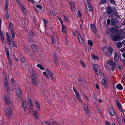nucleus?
<instances>
[{
	"label": "nucleus",
	"instance_id": "f257e3e1",
	"mask_svg": "<svg viewBox=\"0 0 125 125\" xmlns=\"http://www.w3.org/2000/svg\"><path fill=\"white\" fill-rule=\"evenodd\" d=\"M14 89L15 90L16 93L18 98H21L22 96V93L21 90L19 88L17 85L13 84L12 88L11 89V90L12 91H13Z\"/></svg>",
	"mask_w": 125,
	"mask_h": 125
},
{
	"label": "nucleus",
	"instance_id": "f03ea898",
	"mask_svg": "<svg viewBox=\"0 0 125 125\" xmlns=\"http://www.w3.org/2000/svg\"><path fill=\"white\" fill-rule=\"evenodd\" d=\"M116 104L120 111L122 112V114H121V119L123 123H124L125 124V114L124 113V112H125V109L123 110L121 104L117 101H116Z\"/></svg>",
	"mask_w": 125,
	"mask_h": 125
},
{
	"label": "nucleus",
	"instance_id": "7ed1b4c3",
	"mask_svg": "<svg viewBox=\"0 0 125 125\" xmlns=\"http://www.w3.org/2000/svg\"><path fill=\"white\" fill-rule=\"evenodd\" d=\"M6 116L8 118H10L12 114V111L10 107H9L5 111Z\"/></svg>",
	"mask_w": 125,
	"mask_h": 125
},
{
	"label": "nucleus",
	"instance_id": "20e7f679",
	"mask_svg": "<svg viewBox=\"0 0 125 125\" xmlns=\"http://www.w3.org/2000/svg\"><path fill=\"white\" fill-rule=\"evenodd\" d=\"M4 102L7 106H9L10 107L12 106L13 105V103L12 100L10 98L6 99L4 100Z\"/></svg>",
	"mask_w": 125,
	"mask_h": 125
},
{
	"label": "nucleus",
	"instance_id": "39448f33",
	"mask_svg": "<svg viewBox=\"0 0 125 125\" xmlns=\"http://www.w3.org/2000/svg\"><path fill=\"white\" fill-rule=\"evenodd\" d=\"M93 65L94 66V70L95 72L97 75H99L100 74V72L101 71L100 70L99 68V66L97 64H93Z\"/></svg>",
	"mask_w": 125,
	"mask_h": 125
},
{
	"label": "nucleus",
	"instance_id": "423d86ee",
	"mask_svg": "<svg viewBox=\"0 0 125 125\" xmlns=\"http://www.w3.org/2000/svg\"><path fill=\"white\" fill-rule=\"evenodd\" d=\"M28 104L29 107V111L30 112H31L33 108V104L30 98H28Z\"/></svg>",
	"mask_w": 125,
	"mask_h": 125
},
{
	"label": "nucleus",
	"instance_id": "0eeeda50",
	"mask_svg": "<svg viewBox=\"0 0 125 125\" xmlns=\"http://www.w3.org/2000/svg\"><path fill=\"white\" fill-rule=\"evenodd\" d=\"M117 30H114V27L112 29L109 28L106 30V33L107 34H112L111 33H118V32H115Z\"/></svg>",
	"mask_w": 125,
	"mask_h": 125
},
{
	"label": "nucleus",
	"instance_id": "6e6552de",
	"mask_svg": "<svg viewBox=\"0 0 125 125\" xmlns=\"http://www.w3.org/2000/svg\"><path fill=\"white\" fill-rule=\"evenodd\" d=\"M86 5L87 10L90 11H92L93 10V6L91 4L87 1Z\"/></svg>",
	"mask_w": 125,
	"mask_h": 125
},
{
	"label": "nucleus",
	"instance_id": "1a4fd4ad",
	"mask_svg": "<svg viewBox=\"0 0 125 125\" xmlns=\"http://www.w3.org/2000/svg\"><path fill=\"white\" fill-rule=\"evenodd\" d=\"M116 11V9L115 7H108L107 11V13L109 14L111 13L112 12H114Z\"/></svg>",
	"mask_w": 125,
	"mask_h": 125
},
{
	"label": "nucleus",
	"instance_id": "9d476101",
	"mask_svg": "<svg viewBox=\"0 0 125 125\" xmlns=\"http://www.w3.org/2000/svg\"><path fill=\"white\" fill-rule=\"evenodd\" d=\"M113 51L112 48L111 47H109L107 50L106 55L108 57L110 56Z\"/></svg>",
	"mask_w": 125,
	"mask_h": 125
},
{
	"label": "nucleus",
	"instance_id": "9b49d317",
	"mask_svg": "<svg viewBox=\"0 0 125 125\" xmlns=\"http://www.w3.org/2000/svg\"><path fill=\"white\" fill-rule=\"evenodd\" d=\"M108 109L110 114L111 115L114 116L115 114V112L113 108L112 107L110 106L109 107Z\"/></svg>",
	"mask_w": 125,
	"mask_h": 125
},
{
	"label": "nucleus",
	"instance_id": "f8f14e48",
	"mask_svg": "<svg viewBox=\"0 0 125 125\" xmlns=\"http://www.w3.org/2000/svg\"><path fill=\"white\" fill-rule=\"evenodd\" d=\"M32 114L35 118L37 119L38 118L39 115L37 111L36 110H34L32 112Z\"/></svg>",
	"mask_w": 125,
	"mask_h": 125
},
{
	"label": "nucleus",
	"instance_id": "ddd939ff",
	"mask_svg": "<svg viewBox=\"0 0 125 125\" xmlns=\"http://www.w3.org/2000/svg\"><path fill=\"white\" fill-rule=\"evenodd\" d=\"M107 64L111 66H115L116 64L113 60H107Z\"/></svg>",
	"mask_w": 125,
	"mask_h": 125
},
{
	"label": "nucleus",
	"instance_id": "4468645a",
	"mask_svg": "<svg viewBox=\"0 0 125 125\" xmlns=\"http://www.w3.org/2000/svg\"><path fill=\"white\" fill-rule=\"evenodd\" d=\"M90 27L91 28L92 31L94 33H96L97 32V30L96 27L94 24H92L90 26Z\"/></svg>",
	"mask_w": 125,
	"mask_h": 125
},
{
	"label": "nucleus",
	"instance_id": "2eb2a0df",
	"mask_svg": "<svg viewBox=\"0 0 125 125\" xmlns=\"http://www.w3.org/2000/svg\"><path fill=\"white\" fill-rule=\"evenodd\" d=\"M31 78H36V73L34 71L32 70L31 72Z\"/></svg>",
	"mask_w": 125,
	"mask_h": 125
},
{
	"label": "nucleus",
	"instance_id": "dca6fc26",
	"mask_svg": "<svg viewBox=\"0 0 125 125\" xmlns=\"http://www.w3.org/2000/svg\"><path fill=\"white\" fill-rule=\"evenodd\" d=\"M78 36L80 42L82 44H85L83 40V38L81 35L80 34H78Z\"/></svg>",
	"mask_w": 125,
	"mask_h": 125
},
{
	"label": "nucleus",
	"instance_id": "f3484780",
	"mask_svg": "<svg viewBox=\"0 0 125 125\" xmlns=\"http://www.w3.org/2000/svg\"><path fill=\"white\" fill-rule=\"evenodd\" d=\"M70 4L72 10L73 11L75 10V4L73 2H71L70 3Z\"/></svg>",
	"mask_w": 125,
	"mask_h": 125
},
{
	"label": "nucleus",
	"instance_id": "a211bd4d",
	"mask_svg": "<svg viewBox=\"0 0 125 125\" xmlns=\"http://www.w3.org/2000/svg\"><path fill=\"white\" fill-rule=\"evenodd\" d=\"M117 23H118V22L116 18H114L112 19L111 23L112 25H115Z\"/></svg>",
	"mask_w": 125,
	"mask_h": 125
},
{
	"label": "nucleus",
	"instance_id": "6ab92c4d",
	"mask_svg": "<svg viewBox=\"0 0 125 125\" xmlns=\"http://www.w3.org/2000/svg\"><path fill=\"white\" fill-rule=\"evenodd\" d=\"M20 5L23 14L24 15H26L27 13L26 10L25 8L24 7L23 5L21 4Z\"/></svg>",
	"mask_w": 125,
	"mask_h": 125
},
{
	"label": "nucleus",
	"instance_id": "aec40b11",
	"mask_svg": "<svg viewBox=\"0 0 125 125\" xmlns=\"http://www.w3.org/2000/svg\"><path fill=\"white\" fill-rule=\"evenodd\" d=\"M119 59L118 54L117 52H115L114 54V59L115 61H117Z\"/></svg>",
	"mask_w": 125,
	"mask_h": 125
},
{
	"label": "nucleus",
	"instance_id": "412c9836",
	"mask_svg": "<svg viewBox=\"0 0 125 125\" xmlns=\"http://www.w3.org/2000/svg\"><path fill=\"white\" fill-rule=\"evenodd\" d=\"M76 95V97L77 99L79 101V102L82 104H83V102L81 98L80 97V95L78 94Z\"/></svg>",
	"mask_w": 125,
	"mask_h": 125
},
{
	"label": "nucleus",
	"instance_id": "4be33fe9",
	"mask_svg": "<svg viewBox=\"0 0 125 125\" xmlns=\"http://www.w3.org/2000/svg\"><path fill=\"white\" fill-rule=\"evenodd\" d=\"M116 32H118L119 34H122L125 37V32L123 30H117L116 31Z\"/></svg>",
	"mask_w": 125,
	"mask_h": 125
},
{
	"label": "nucleus",
	"instance_id": "5701e85b",
	"mask_svg": "<svg viewBox=\"0 0 125 125\" xmlns=\"http://www.w3.org/2000/svg\"><path fill=\"white\" fill-rule=\"evenodd\" d=\"M32 81V83L34 85H36L38 84V82L36 79V78H31Z\"/></svg>",
	"mask_w": 125,
	"mask_h": 125
},
{
	"label": "nucleus",
	"instance_id": "b1692460",
	"mask_svg": "<svg viewBox=\"0 0 125 125\" xmlns=\"http://www.w3.org/2000/svg\"><path fill=\"white\" fill-rule=\"evenodd\" d=\"M111 36L113 38V40L114 41H117L119 39V37L118 36H115L113 37V35L111 34Z\"/></svg>",
	"mask_w": 125,
	"mask_h": 125
},
{
	"label": "nucleus",
	"instance_id": "393cba45",
	"mask_svg": "<svg viewBox=\"0 0 125 125\" xmlns=\"http://www.w3.org/2000/svg\"><path fill=\"white\" fill-rule=\"evenodd\" d=\"M4 85L6 89L7 92L8 93H9L10 92V89L8 83L5 84Z\"/></svg>",
	"mask_w": 125,
	"mask_h": 125
},
{
	"label": "nucleus",
	"instance_id": "a878e982",
	"mask_svg": "<svg viewBox=\"0 0 125 125\" xmlns=\"http://www.w3.org/2000/svg\"><path fill=\"white\" fill-rule=\"evenodd\" d=\"M35 104L36 107H37L38 110L39 111L40 108L39 103L37 101H35Z\"/></svg>",
	"mask_w": 125,
	"mask_h": 125
},
{
	"label": "nucleus",
	"instance_id": "bb28decb",
	"mask_svg": "<svg viewBox=\"0 0 125 125\" xmlns=\"http://www.w3.org/2000/svg\"><path fill=\"white\" fill-rule=\"evenodd\" d=\"M8 2L7 0H6L5 2V11H8Z\"/></svg>",
	"mask_w": 125,
	"mask_h": 125
},
{
	"label": "nucleus",
	"instance_id": "cd10ccee",
	"mask_svg": "<svg viewBox=\"0 0 125 125\" xmlns=\"http://www.w3.org/2000/svg\"><path fill=\"white\" fill-rule=\"evenodd\" d=\"M117 88L120 90H122L123 89V87L120 84H118L116 85Z\"/></svg>",
	"mask_w": 125,
	"mask_h": 125
},
{
	"label": "nucleus",
	"instance_id": "c85d7f7f",
	"mask_svg": "<svg viewBox=\"0 0 125 125\" xmlns=\"http://www.w3.org/2000/svg\"><path fill=\"white\" fill-rule=\"evenodd\" d=\"M31 48L33 51L36 52L37 50V47L35 45H32L31 47Z\"/></svg>",
	"mask_w": 125,
	"mask_h": 125
},
{
	"label": "nucleus",
	"instance_id": "c756f323",
	"mask_svg": "<svg viewBox=\"0 0 125 125\" xmlns=\"http://www.w3.org/2000/svg\"><path fill=\"white\" fill-rule=\"evenodd\" d=\"M62 25V32L66 33V28L65 26L63 24Z\"/></svg>",
	"mask_w": 125,
	"mask_h": 125
},
{
	"label": "nucleus",
	"instance_id": "7c9ffc66",
	"mask_svg": "<svg viewBox=\"0 0 125 125\" xmlns=\"http://www.w3.org/2000/svg\"><path fill=\"white\" fill-rule=\"evenodd\" d=\"M26 100L25 98H23L22 101V106L26 105Z\"/></svg>",
	"mask_w": 125,
	"mask_h": 125
},
{
	"label": "nucleus",
	"instance_id": "2f4dec72",
	"mask_svg": "<svg viewBox=\"0 0 125 125\" xmlns=\"http://www.w3.org/2000/svg\"><path fill=\"white\" fill-rule=\"evenodd\" d=\"M46 70H47V72L49 75L50 77L53 76V74L52 72L48 70V69H47Z\"/></svg>",
	"mask_w": 125,
	"mask_h": 125
},
{
	"label": "nucleus",
	"instance_id": "473e14b6",
	"mask_svg": "<svg viewBox=\"0 0 125 125\" xmlns=\"http://www.w3.org/2000/svg\"><path fill=\"white\" fill-rule=\"evenodd\" d=\"M116 45L119 48H121L122 46V43L120 42H118L116 43Z\"/></svg>",
	"mask_w": 125,
	"mask_h": 125
},
{
	"label": "nucleus",
	"instance_id": "72a5a7b5",
	"mask_svg": "<svg viewBox=\"0 0 125 125\" xmlns=\"http://www.w3.org/2000/svg\"><path fill=\"white\" fill-rule=\"evenodd\" d=\"M106 79H103L101 80V83L103 85H105L107 83Z\"/></svg>",
	"mask_w": 125,
	"mask_h": 125
},
{
	"label": "nucleus",
	"instance_id": "f704fd0d",
	"mask_svg": "<svg viewBox=\"0 0 125 125\" xmlns=\"http://www.w3.org/2000/svg\"><path fill=\"white\" fill-rule=\"evenodd\" d=\"M5 51L7 54V57L8 56L9 57V50L6 47H5Z\"/></svg>",
	"mask_w": 125,
	"mask_h": 125
},
{
	"label": "nucleus",
	"instance_id": "c9c22d12",
	"mask_svg": "<svg viewBox=\"0 0 125 125\" xmlns=\"http://www.w3.org/2000/svg\"><path fill=\"white\" fill-rule=\"evenodd\" d=\"M28 35L31 38H32L34 35V33H33V32H31L30 31H28Z\"/></svg>",
	"mask_w": 125,
	"mask_h": 125
},
{
	"label": "nucleus",
	"instance_id": "e433bc0d",
	"mask_svg": "<svg viewBox=\"0 0 125 125\" xmlns=\"http://www.w3.org/2000/svg\"><path fill=\"white\" fill-rule=\"evenodd\" d=\"M20 57L21 62H24L25 61V59L23 56L22 55H20Z\"/></svg>",
	"mask_w": 125,
	"mask_h": 125
},
{
	"label": "nucleus",
	"instance_id": "4c0bfd02",
	"mask_svg": "<svg viewBox=\"0 0 125 125\" xmlns=\"http://www.w3.org/2000/svg\"><path fill=\"white\" fill-rule=\"evenodd\" d=\"M108 2H110L112 4L115 5V2L114 0H107Z\"/></svg>",
	"mask_w": 125,
	"mask_h": 125
},
{
	"label": "nucleus",
	"instance_id": "58836bf2",
	"mask_svg": "<svg viewBox=\"0 0 125 125\" xmlns=\"http://www.w3.org/2000/svg\"><path fill=\"white\" fill-rule=\"evenodd\" d=\"M37 66L41 70H43L44 69V68L43 67L39 64H37Z\"/></svg>",
	"mask_w": 125,
	"mask_h": 125
},
{
	"label": "nucleus",
	"instance_id": "ea45409f",
	"mask_svg": "<svg viewBox=\"0 0 125 125\" xmlns=\"http://www.w3.org/2000/svg\"><path fill=\"white\" fill-rule=\"evenodd\" d=\"M80 63L83 67L85 68L86 67V65L82 60H80Z\"/></svg>",
	"mask_w": 125,
	"mask_h": 125
},
{
	"label": "nucleus",
	"instance_id": "a19ab883",
	"mask_svg": "<svg viewBox=\"0 0 125 125\" xmlns=\"http://www.w3.org/2000/svg\"><path fill=\"white\" fill-rule=\"evenodd\" d=\"M88 45H90V46L91 47H92L93 45V42L91 41L90 40H88Z\"/></svg>",
	"mask_w": 125,
	"mask_h": 125
},
{
	"label": "nucleus",
	"instance_id": "79ce46f5",
	"mask_svg": "<svg viewBox=\"0 0 125 125\" xmlns=\"http://www.w3.org/2000/svg\"><path fill=\"white\" fill-rule=\"evenodd\" d=\"M106 0H101L100 1V4H104L106 3Z\"/></svg>",
	"mask_w": 125,
	"mask_h": 125
},
{
	"label": "nucleus",
	"instance_id": "37998d69",
	"mask_svg": "<svg viewBox=\"0 0 125 125\" xmlns=\"http://www.w3.org/2000/svg\"><path fill=\"white\" fill-rule=\"evenodd\" d=\"M3 97L4 99V100L6 99H7L8 98H10L9 96H8L6 94H5L3 96Z\"/></svg>",
	"mask_w": 125,
	"mask_h": 125
},
{
	"label": "nucleus",
	"instance_id": "c03bdc74",
	"mask_svg": "<svg viewBox=\"0 0 125 125\" xmlns=\"http://www.w3.org/2000/svg\"><path fill=\"white\" fill-rule=\"evenodd\" d=\"M11 41H12L10 40V41H8L7 42L9 46L10 47H12V43Z\"/></svg>",
	"mask_w": 125,
	"mask_h": 125
},
{
	"label": "nucleus",
	"instance_id": "a18cd8bd",
	"mask_svg": "<svg viewBox=\"0 0 125 125\" xmlns=\"http://www.w3.org/2000/svg\"><path fill=\"white\" fill-rule=\"evenodd\" d=\"M92 57L93 59H98V57L97 56L94 55L93 54H92Z\"/></svg>",
	"mask_w": 125,
	"mask_h": 125
},
{
	"label": "nucleus",
	"instance_id": "49530a36",
	"mask_svg": "<svg viewBox=\"0 0 125 125\" xmlns=\"http://www.w3.org/2000/svg\"><path fill=\"white\" fill-rule=\"evenodd\" d=\"M53 125H59L60 123H58L56 121H54L53 123Z\"/></svg>",
	"mask_w": 125,
	"mask_h": 125
},
{
	"label": "nucleus",
	"instance_id": "de8ad7c7",
	"mask_svg": "<svg viewBox=\"0 0 125 125\" xmlns=\"http://www.w3.org/2000/svg\"><path fill=\"white\" fill-rule=\"evenodd\" d=\"M9 27L11 30L12 28V23L11 22H10L9 23Z\"/></svg>",
	"mask_w": 125,
	"mask_h": 125
},
{
	"label": "nucleus",
	"instance_id": "09e8293b",
	"mask_svg": "<svg viewBox=\"0 0 125 125\" xmlns=\"http://www.w3.org/2000/svg\"><path fill=\"white\" fill-rule=\"evenodd\" d=\"M10 32L12 35V37L13 38H14L15 35L14 33L12 31H11Z\"/></svg>",
	"mask_w": 125,
	"mask_h": 125
},
{
	"label": "nucleus",
	"instance_id": "8fccbe9b",
	"mask_svg": "<svg viewBox=\"0 0 125 125\" xmlns=\"http://www.w3.org/2000/svg\"><path fill=\"white\" fill-rule=\"evenodd\" d=\"M11 42H12V45L14 47H16L17 46V44L14 42L13 41H12Z\"/></svg>",
	"mask_w": 125,
	"mask_h": 125
},
{
	"label": "nucleus",
	"instance_id": "3c124183",
	"mask_svg": "<svg viewBox=\"0 0 125 125\" xmlns=\"http://www.w3.org/2000/svg\"><path fill=\"white\" fill-rule=\"evenodd\" d=\"M76 15L77 16L79 17H81V14L80 12L79 11H78L77 12Z\"/></svg>",
	"mask_w": 125,
	"mask_h": 125
},
{
	"label": "nucleus",
	"instance_id": "603ef678",
	"mask_svg": "<svg viewBox=\"0 0 125 125\" xmlns=\"http://www.w3.org/2000/svg\"><path fill=\"white\" fill-rule=\"evenodd\" d=\"M23 110L25 111H26L28 110V108L26 106V105L24 106H22Z\"/></svg>",
	"mask_w": 125,
	"mask_h": 125
},
{
	"label": "nucleus",
	"instance_id": "864d4df0",
	"mask_svg": "<svg viewBox=\"0 0 125 125\" xmlns=\"http://www.w3.org/2000/svg\"><path fill=\"white\" fill-rule=\"evenodd\" d=\"M100 73H101L103 75V79H106V78L105 75L102 72V71H101L100 72Z\"/></svg>",
	"mask_w": 125,
	"mask_h": 125
},
{
	"label": "nucleus",
	"instance_id": "5fc2aeb1",
	"mask_svg": "<svg viewBox=\"0 0 125 125\" xmlns=\"http://www.w3.org/2000/svg\"><path fill=\"white\" fill-rule=\"evenodd\" d=\"M5 16L8 19H9V16L8 15V11H6Z\"/></svg>",
	"mask_w": 125,
	"mask_h": 125
},
{
	"label": "nucleus",
	"instance_id": "6e6d98bb",
	"mask_svg": "<svg viewBox=\"0 0 125 125\" xmlns=\"http://www.w3.org/2000/svg\"><path fill=\"white\" fill-rule=\"evenodd\" d=\"M113 14H115L116 17H119V16L118 15V14L117 13V12L116 11V10L115 11L113 12Z\"/></svg>",
	"mask_w": 125,
	"mask_h": 125
},
{
	"label": "nucleus",
	"instance_id": "4d7b16f0",
	"mask_svg": "<svg viewBox=\"0 0 125 125\" xmlns=\"http://www.w3.org/2000/svg\"><path fill=\"white\" fill-rule=\"evenodd\" d=\"M54 59V61L55 62V65L56 66H57L58 65V63L57 62V58L56 59Z\"/></svg>",
	"mask_w": 125,
	"mask_h": 125
},
{
	"label": "nucleus",
	"instance_id": "13d9d810",
	"mask_svg": "<svg viewBox=\"0 0 125 125\" xmlns=\"http://www.w3.org/2000/svg\"><path fill=\"white\" fill-rule=\"evenodd\" d=\"M64 21L66 22H68L69 20L68 18L65 16H64Z\"/></svg>",
	"mask_w": 125,
	"mask_h": 125
},
{
	"label": "nucleus",
	"instance_id": "bf43d9fd",
	"mask_svg": "<svg viewBox=\"0 0 125 125\" xmlns=\"http://www.w3.org/2000/svg\"><path fill=\"white\" fill-rule=\"evenodd\" d=\"M36 7L40 9H41L42 8V6L40 5H36Z\"/></svg>",
	"mask_w": 125,
	"mask_h": 125
},
{
	"label": "nucleus",
	"instance_id": "052dcab7",
	"mask_svg": "<svg viewBox=\"0 0 125 125\" xmlns=\"http://www.w3.org/2000/svg\"><path fill=\"white\" fill-rule=\"evenodd\" d=\"M51 37L52 39V43H53V44H55V42L54 41V38L52 36H51Z\"/></svg>",
	"mask_w": 125,
	"mask_h": 125
},
{
	"label": "nucleus",
	"instance_id": "680f3d73",
	"mask_svg": "<svg viewBox=\"0 0 125 125\" xmlns=\"http://www.w3.org/2000/svg\"><path fill=\"white\" fill-rule=\"evenodd\" d=\"M43 20L45 24V25L46 26L47 23V21L45 19H43Z\"/></svg>",
	"mask_w": 125,
	"mask_h": 125
},
{
	"label": "nucleus",
	"instance_id": "e2e57ef3",
	"mask_svg": "<svg viewBox=\"0 0 125 125\" xmlns=\"http://www.w3.org/2000/svg\"><path fill=\"white\" fill-rule=\"evenodd\" d=\"M125 49L124 48H122L120 49V51L121 52H123L125 51Z\"/></svg>",
	"mask_w": 125,
	"mask_h": 125
},
{
	"label": "nucleus",
	"instance_id": "0e129e2a",
	"mask_svg": "<svg viewBox=\"0 0 125 125\" xmlns=\"http://www.w3.org/2000/svg\"><path fill=\"white\" fill-rule=\"evenodd\" d=\"M73 90L75 93L76 95L79 94L77 92V91L75 89L73 88Z\"/></svg>",
	"mask_w": 125,
	"mask_h": 125
},
{
	"label": "nucleus",
	"instance_id": "69168bd1",
	"mask_svg": "<svg viewBox=\"0 0 125 125\" xmlns=\"http://www.w3.org/2000/svg\"><path fill=\"white\" fill-rule=\"evenodd\" d=\"M7 57L9 63H10H10H11V61L10 59V56H9V58L8 56H7Z\"/></svg>",
	"mask_w": 125,
	"mask_h": 125
},
{
	"label": "nucleus",
	"instance_id": "338daca9",
	"mask_svg": "<svg viewBox=\"0 0 125 125\" xmlns=\"http://www.w3.org/2000/svg\"><path fill=\"white\" fill-rule=\"evenodd\" d=\"M4 84H7L8 83L7 79H5L4 80Z\"/></svg>",
	"mask_w": 125,
	"mask_h": 125
},
{
	"label": "nucleus",
	"instance_id": "774afa93",
	"mask_svg": "<svg viewBox=\"0 0 125 125\" xmlns=\"http://www.w3.org/2000/svg\"><path fill=\"white\" fill-rule=\"evenodd\" d=\"M83 108L85 111L88 109V107L87 106L84 107H83Z\"/></svg>",
	"mask_w": 125,
	"mask_h": 125
}]
</instances>
